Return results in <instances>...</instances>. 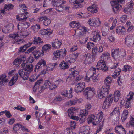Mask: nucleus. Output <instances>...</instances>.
Instances as JSON below:
<instances>
[{"instance_id": "nucleus-1", "label": "nucleus", "mask_w": 134, "mask_h": 134, "mask_svg": "<svg viewBox=\"0 0 134 134\" xmlns=\"http://www.w3.org/2000/svg\"><path fill=\"white\" fill-rule=\"evenodd\" d=\"M24 30L18 31L17 33L10 34L9 35V37L15 40L13 42V44H17L22 43L24 41V39L21 38H25L31 33L30 32L24 31Z\"/></svg>"}, {"instance_id": "nucleus-2", "label": "nucleus", "mask_w": 134, "mask_h": 134, "mask_svg": "<svg viewBox=\"0 0 134 134\" xmlns=\"http://www.w3.org/2000/svg\"><path fill=\"white\" fill-rule=\"evenodd\" d=\"M22 66L23 69L20 70L18 72L20 77L25 80L27 79L30 74L32 71L33 66L31 64L28 65L25 63H22Z\"/></svg>"}, {"instance_id": "nucleus-3", "label": "nucleus", "mask_w": 134, "mask_h": 134, "mask_svg": "<svg viewBox=\"0 0 134 134\" xmlns=\"http://www.w3.org/2000/svg\"><path fill=\"white\" fill-rule=\"evenodd\" d=\"M109 85H106L103 86L99 91L98 93V96L100 99L104 98L109 94V90L110 89Z\"/></svg>"}, {"instance_id": "nucleus-4", "label": "nucleus", "mask_w": 134, "mask_h": 134, "mask_svg": "<svg viewBox=\"0 0 134 134\" xmlns=\"http://www.w3.org/2000/svg\"><path fill=\"white\" fill-rule=\"evenodd\" d=\"M124 0H112L110 3L112 6L113 12L115 13L119 12L121 9V7L119 3H122Z\"/></svg>"}, {"instance_id": "nucleus-5", "label": "nucleus", "mask_w": 134, "mask_h": 134, "mask_svg": "<svg viewBox=\"0 0 134 134\" xmlns=\"http://www.w3.org/2000/svg\"><path fill=\"white\" fill-rule=\"evenodd\" d=\"M67 51L65 49L57 50L54 52L53 54V60H56L58 59L64 57L66 55Z\"/></svg>"}, {"instance_id": "nucleus-6", "label": "nucleus", "mask_w": 134, "mask_h": 134, "mask_svg": "<svg viewBox=\"0 0 134 134\" xmlns=\"http://www.w3.org/2000/svg\"><path fill=\"white\" fill-rule=\"evenodd\" d=\"M134 94V92L132 91L129 92V94L127 95L126 100H122L121 102V104L127 108H129L130 106V101L132 98Z\"/></svg>"}, {"instance_id": "nucleus-7", "label": "nucleus", "mask_w": 134, "mask_h": 134, "mask_svg": "<svg viewBox=\"0 0 134 134\" xmlns=\"http://www.w3.org/2000/svg\"><path fill=\"white\" fill-rule=\"evenodd\" d=\"M83 92L87 99H90L93 97L95 94L96 92L94 88L87 87L84 90Z\"/></svg>"}, {"instance_id": "nucleus-8", "label": "nucleus", "mask_w": 134, "mask_h": 134, "mask_svg": "<svg viewBox=\"0 0 134 134\" xmlns=\"http://www.w3.org/2000/svg\"><path fill=\"white\" fill-rule=\"evenodd\" d=\"M88 23L90 26L95 27L99 26L101 24L99 19L95 17H92L90 19L88 20Z\"/></svg>"}, {"instance_id": "nucleus-9", "label": "nucleus", "mask_w": 134, "mask_h": 134, "mask_svg": "<svg viewBox=\"0 0 134 134\" xmlns=\"http://www.w3.org/2000/svg\"><path fill=\"white\" fill-rule=\"evenodd\" d=\"M113 101L112 95L110 94L105 99L102 106L103 108V109H107L111 106Z\"/></svg>"}, {"instance_id": "nucleus-10", "label": "nucleus", "mask_w": 134, "mask_h": 134, "mask_svg": "<svg viewBox=\"0 0 134 134\" xmlns=\"http://www.w3.org/2000/svg\"><path fill=\"white\" fill-rule=\"evenodd\" d=\"M125 43L128 46H132L134 44V35L129 34L125 38Z\"/></svg>"}, {"instance_id": "nucleus-11", "label": "nucleus", "mask_w": 134, "mask_h": 134, "mask_svg": "<svg viewBox=\"0 0 134 134\" xmlns=\"http://www.w3.org/2000/svg\"><path fill=\"white\" fill-rule=\"evenodd\" d=\"M96 67L98 70H101L104 71H106L108 70V68L106 66L105 61L104 60H101L98 61Z\"/></svg>"}, {"instance_id": "nucleus-12", "label": "nucleus", "mask_w": 134, "mask_h": 134, "mask_svg": "<svg viewBox=\"0 0 134 134\" xmlns=\"http://www.w3.org/2000/svg\"><path fill=\"white\" fill-rule=\"evenodd\" d=\"M46 63L45 60L43 59L40 60L35 66L34 71L37 72L42 69L43 67L45 66Z\"/></svg>"}, {"instance_id": "nucleus-13", "label": "nucleus", "mask_w": 134, "mask_h": 134, "mask_svg": "<svg viewBox=\"0 0 134 134\" xmlns=\"http://www.w3.org/2000/svg\"><path fill=\"white\" fill-rule=\"evenodd\" d=\"M77 111V109L75 107H71L68 110V115L69 116H71V119L76 120H78L79 119L78 117L72 115Z\"/></svg>"}, {"instance_id": "nucleus-14", "label": "nucleus", "mask_w": 134, "mask_h": 134, "mask_svg": "<svg viewBox=\"0 0 134 134\" xmlns=\"http://www.w3.org/2000/svg\"><path fill=\"white\" fill-rule=\"evenodd\" d=\"M85 83L83 82H80L78 83L75 87V92L77 93L81 92L85 88Z\"/></svg>"}, {"instance_id": "nucleus-15", "label": "nucleus", "mask_w": 134, "mask_h": 134, "mask_svg": "<svg viewBox=\"0 0 134 134\" xmlns=\"http://www.w3.org/2000/svg\"><path fill=\"white\" fill-rule=\"evenodd\" d=\"M29 26L30 24L28 22L24 21L20 22L17 26L19 31H21L27 29Z\"/></svg>"}, {"instance_id": "nucleus-16", "label": "nucleus", "mask_w": 134, "mask_h": 134, "mask_svg": "<svg viewBox=\"0 0 134 134\" xmlns=\"http://www.w3.org/2000/svg\"><path fill=\"white\" fill-rule=\"evenodd\" d=\"M87 31V29L85 27L80 25L78 26L76 30H75V33L83 35Z\"/></svg>"}, {"instance_id": "nucleus-17", "label": "nucleus", "mask_w": 134, "mask_h": 134, "mask_svg": "<svg viewBox=\"0 0 134 134\" xmlns=\"http://www.w3.org/2000/svg\"><path fill=\"white\" fill-rule=\"evenodd\" d=\"M53 41L52 43V47L55 49H59L62 44L61 41L55 39L53 40Z\"/></svg>"}, {"instance_id": "nucleus-18", "label": "nucleus", "mask_w": 134, "mask_h": 134, "mask_svg": "<svg viewBox=\"0 0 134 134\" xmlns=\"http://www.w3.org/2000/svg\"><path fill=\"white\" fill-rule=\"evenodd\" d=\"M92 34L93 36L92 40L94 42H97L101 39L100 36L98 32L95 31H93Z\"/></svg>"}, {"instance_id": "nucleus-19", "label": "nucleus", "mask_w": 134, "mask_h": 134, "mask_svg": "<svg viewBox=\"0 0 134 134\" xmlns=\"http://www.w3.org/2000/svg\"><path fill=\"white\" fill-rule=\"evenodd\" d=\"M115 132L119 134H126L125 130L122 125L116 126L115 128Z\"/></svg>"}, {"instance_id": "nucleus-20", "label": "nucleus", "mask_w": 134, "mask_h": 134, "mask_svg": "<svg viewBox=\"0 0 134 134\" xmlns=\"http://www.w3.org/2000/svg\"><path fill=\"white\" fill-rule=\"evenodd\" d=\"M133 2L131 1L129 3L128 7L125 8L124 10V12L127 14L130 13L133 9Z\"/></svg>"}, {"instance_id": "nucleus-21", "label": "nucleus", "mask_w": 134, "mask_h": 134, "mask_svg": "<svg viewBox=\"0 0 134 134\" xmlns=\"http://www.w3.org/2000/svg\"><path fill=\"white\" fill-rule=\"evenodd\" d=\"M32 54L34 56V58L37 59H38L40 57L43 55L44 52L43 51L41 52L39 50H36L33 52Z\"/></svg>"}, {"instance_id": "nucleus-22", "label": "nucleus", "mask_w": 134, "mask_h": 134, "mask_svg": "<svg viewBox=\"0 0 134 134\" xmlns=\"http://www.w3.org/2000/svg\"><path fill=\"white\" fill-rule=\"evenodd\" d=\"M92 55L90 53H86L84 56L85 58L84 62L86 64H89L91 63L92 59Z\"/></svg>"}, {"instance_id": "nucleus-23", "label": "nucleus", "mask_w": 134, "mask_h": 134, "mask_svg": "<svg viewBox=\"0 0 134 134\" xmlns=\"http://www.w3.org/2000/svg\"><path fill=\"white\" fill-rule=\"evenodd\" d=\"M87 9L88 11L92 13H96L98 10V7L96 4H93L92 5L88 7Z\"/></svg>"}, {"instance_id": "nucleus-24", "label": "nucleus", "mask_w": 134, "mask_h": 134, "mask_svg": "<svg viewBox=\"0 0 134 134\" xmlns=\"http://www.w3.org/2000/svg\"><path fill=\"white\" fill-rule=\"evenodd\" d=\"M28 13L27 12L20 15L18 18L17 17L18 20L21 22L25 21L27 19L28 16L26 15Z\"/></svg>"}, {"instance_id": "nucleus-25", "label": "nucleus", "mask_w": 134, "mask_h": 134, "mask_svg": "<svg viewBox=\"0 0 134 134\" xmlns=\"http://www.w3.org/2000/svg\"><path fill=\"white\" fill-rule=\"evenodd\" d=\"M121 94L120 91L119 90H116L114 92V100L115 102H117L119 99Z\"/></svg>"}, {"instance_id": "nucleus-26", "label": "nucleus", "mask_w": 134, "mask_h": 134, "mask_svg": "<svg viewBox=\"0 0 134 134\" xmlns=\"http://www.w3.org/2000/svg\"><path fill=\"white\" fill-rule=\"evenodd\" d=\"M66 3V2L64 0H54L53 4L54 6H57L62 5Z\"/></svg>"}, {"instance_id": "nucleus-27", "label": "nucleus", "mask_w": 134, "mask_h": 134, "mask_svg": "<svg viewBox=\"0 0 134 134\" xmlns=\"http://www.w3.org/2000/svg\"><path fill=\"white\" fill-rule=\"evenodd\" d=\"M119 49L116 48L112 50V55L114 59H118L119 58Z\"/></svg>"}, {"instance_id": "nucleus-28", "label": "nucleus", "mask_w": 134, "mask_h": 134, "mask_svg": "<svg viewBox=\"0 0 134 134\" xmlns=\"http://www.w3.org/2000/svg\"><path fill=\"white\" fill-rule=\"evenodd\" d=\"M13 25L11 23L8 24L3 28L2 29L3 32L5 33H8L9 30L13 28Z\"/></svg>"}, {"instance_id": "nucleus-29", "label": "nucleus", "mask_w": 134, "mask_h": 134, "mask_svg": "<svg viewBox=\"0 0 134 134\" xmlns=\"http://www.w3.org/2000/svg\"><path fill=\"white\" fill-rule=\"evenodd\" d=\"M25 58V56H24L20 57V58H18L17 59H15L14 62V64L16 65H18L20 63H23L25 61L24 59Z\"/></svg>"}, {"instance_id": "nucleus-30", "label": "nucleus", "mask_w": 134, "mask_h": 134, "mask_svg": "<svg viewBox=\"0 0 134 134\" xmlns=\"http://www.w3.org/2000/svg\"><path fill=\"white\" fill-rule=\"evenodd\" d=\"M32 44V42H29V43L22 46L20 48L19 51V52H24Z\"/></svg>"}, {"instance_id": "nucleus-31", "label": "nucleus", "mask_w": 134, "mask_h": 134, "mask_svg": "<svg viewBox=\"0 0 134 134\" xmlns=\"http://www.w3.org/2000/svg\"><path fill=\"white\" fill-rule=\"evenodd\" d=\"M18 77V74H15L14 76L11 79L10 81L9 82V86H12L14 85Z\"/></svg>"}, {"instance_id": "nucleus-32", "label": "nucleus", "mask_w": 134, "mask_h": 134, "mask_svg": "<svg viewBox=\"0 0 134 134\" xmlns=\"http://www.w3.org/2000/svg\"><path fill=\"white\" fill-rule=\"evenodd\" d=\"M96 68H91L87 72L86 75L89 77H92L94 75L96 74Z\"/></svg>"}, {"instance_id": "nucleus-33", "label": "nucleus", "mask_w": 134, "mask_h": 134, "mask_svg": "<svg viewBox=\"0 0 134 134\" xmlns=\"http://www.w3.org/2000/svg\"><path fill=\"white\" fill-rule=\"evenodd\" d=\"M34 43L35 45H40L43 43V41L42 39L39 37L34 38Z\"/></svg>"}, {"instance_id": "nucleus-34", "label": "nucleus", "mask_w": 134, "mask_h": 134, "mask_svg": "<svg viewBox=\"0 0 134 134\" xmlns=\"http://www.w3.org/2000/svg\"><path fill=\"white\" fill-rule=\"evenodd\" d=\"M125 32V28L123 26H119L116 30V32L118 35H120L124 33Z\"/></svg>"}, {"instance_id": "nucleus-35", "label": "nucleus", "mask_w": 134, "mask_h": 134, "mask_svg": "<svg viewBox=\"0 0 134 134\" xmlns=\"http://www.w3.org/2000/svg\"><path fill=\"white\" fill-rule=\"evenodd\" d=\"M120 111L119 108L118 107H115L113 110L112 112L110 114V116L114 115L118 116L120 114Z\"/></svg>"}, {"instance_id": "nucleus-36", "label": "nucleus", "mask_w": 134, "mask_h": 134, "mask_svg": "<svg viewBox=\"0 0 134 134\" xmlns=\"http://www.w3.org/2000/svg\"><path fill=\"white\" fill-rule=\"evenodd\" d=\"M126 27L127 28V31L130 32L134 30V26L130 22H127L126 23Z\"/></svg>"}, {"instance_id": "nucleus-37", "label": "nucleus", "mask_w": 134, "mask_h": 134, "mask_svg": "<svg viewBox=\"0 0 134 134\" xmlns=\"http://www.w3.org/2000/svg\"><path fill=\"white\" fill-rule=\"evenodd\" d=\"M59 67L62 69H65L68 68V66L64 61L62 62L59 64Z\"/></svg>"}, {"instance_id": "nucleus-38", "label": "nucleus", "mask_w": 134, "mask_h": 134, "mask_svg": "<svg viewBox=\"0 0 134 134\" xmlns=\"http://www.w3.org/2000/svg\"><path fill=\"white\" fill-rule=\"evenodd\" d=\"M69 25L70 27L73 28H75V27L77 28L78 26L80 25V23L79 22L76 21H73L71 22Z\"/></svg>"}, {"instance_id": "nucleus-39", "label": "nucleus", "mask_w": 134, "mask_h": 134, "mask_svg": "<svg viewBox=\"0 0 134 134\" xmlns=\"http://www.w3.org/2000/svg\"><path fill=\"white\" fill-rule=\"evenodd\" d=\"M72 74H70L68 76L67 79V80H70L74 78V77L76 75L78 74V72L76 70L72 71Z\"/></svg>"}, {"instance_id": "nucleus-40", "label": "nucleus", "mask_w": 134, "mask_h": 134, "mask_svg": "<svg viewBox=\"0 0 134 134\" xmlns=\"http://www.w3.org/2000/svg\"><path fill=\"white\" fill-rule=\"evenodd\" d=\"M72 74H70L68 76L67 79V80H70L74 78V77L76 75L78 74V72L76 70L72 71Z\"/></svg>"}, {"instance_id": "nucleus-41", "label": "nucleus", "mask_w": 134, "mask_h": 134, "mask_svg": "<svg viewBox=\"0 0 134 134\" xmlns=\"http://www.w3.org/2000/svg\"><path fill=\"white\" fill-rule=\"evenodd\" d=\"M128 114V112L127 110H124L121 118L123 121H125L126 119Z\"/></svg>"}, {"instance_id": "nucleus-42", "label": "nucleus", "mask_w": 134, "mask_h": 134, "mask_svg": "<svg viewBox=\"0 0 134 134\" xmlns=\"http://www.w3.org/2000/svg\"><path fill=\"white\" fill-rule=\"evenodd\" d=\"M96 117L93 114L89 115L88 118V123L92 122L93 124V122L94 121Z\"/></svg>"}, {"instance_id": "nucleus-43", "label": "nucleus", "mask_w": 134, "mask_h": 134, "mask_svg": "<svg viewBox=\"0 0 134 134\" xmlns=\"http://www.w3.org/2000/svg\"><path fill=\"white\" fill-rule=\"evenodd\" d=\"M89 129V126H86L81 127L80 129V131L81 132L85 133V132H87Z\"/></svg>"}, {"instance_id": "nucleus-44", "label": "nucleus", "mask_w": 134, "mask_h": 134, "mask_svg": "<svg viewBox=\"0 0 134 134\" xmlns=\"http://www.w3.org/2000/svg\"><path fill=\"white\" fill-rule=\"evenodd\" d=\"M14 6L11 4H5L4 9V10L9 11L13 8Z\"/></svg>"}, {"instance_id": "nucleus-45", "label": "nucleus", "mask_w": 134, "mask_h": 134, "mask_svg": "<svg viewBox=\"0 0 134 134\" xmlns=\"http://www.w3.org/2000/svg\"><path fill=\"white\" fill-rule=\"evenodd\" d=\"M32 29L35 32H37L40 29V26L38 24H36L33 26Z\"/></svg>"}, {"instance_id": "nucleus-46", "label": "nucleus", "mask_w": 134, "mask_h": 134, "mask_svg": "<svg viewBox=\"0 0 134 134\" xmlns=\"http://www.w3.org/2000/svg\"><path fill=\"white\" fill-rule=\"evenodd\" d=\"M94 46V43L92 42H89L88 43L86 47L88 50L93 49V47Z\"/></svg>"}, {"instance_id": "nucleus-47", "label": "nucleus", "mask_w": 134, "mask_h": 134, "mask_svg": "<svg viewBox=\"0 0 134 134\" xmlns=\"http://www.w3.org/2000/svg\"><path fill=\"white\" fill-rule=\"evenodd\" d=\"M92 81L93 82H97L99 79V76L98 75H96V74L92 77Z\"/></svg>"}, {"instance_id": "nucleus-48", "label": "nucleus", "mask_w": 134, "mask_h": 134, "mask_svg": "<svg viewBox=\"0 0 134 134\" xmlns=\"http://www.w3.org/2000/svg\"><path fill=\"white\" fill-rule=\"evenodd\" d=\"M110 55V54L107 52H104L101 56V58L104 60L107 58Z\"/></svg>"}, {"instance_id": "nucleus-49", "label": "nucleus", "mask_w": 134, "mask_h": 134, "mask_svg": "<svg viewBox=\"0 0 134 134\" xmlns=\"http://www.w3.org/2000/svg\"><path fill=\"white\" fill-rule=\"evenodd\" d=\"M44 20L43 21V24L45 26H47L51 23V20L46 16L45 17Z\"/></svg>"}, {"instance_id": "nucleus-50", "label": "nucleus", "mask_w": 134, "mask_h": 134, "mask_svg": "<svg viewBox=\"0 0 134 134\" xmlns=\"http://www.w3.org/2000/svg\"><path fill=\"white\" fill-rule=\"evenodd\" d=\"M56 7L55 8L56 10L59 12H62L63 11L64 7V6H56Z\"/></svg>"}, {"instance_id": "nucleus-51", "label": "nucleus", "mask_w": 134, "mask_h": 134, "mask_svg": "<svg viewBox=\"0 0 134 134\" xmlns=\"http://www.w3.org/2000/svg\"><path fill=\"white\" fill-rule=\"evenodd\" d=\"M103 120L100 123L99 126H98V127L96 130V132H97V133H99V132L102 129V127L103 125Z\"/></svg>"}, {"instance_id": "nucleus-52", "label": "nucleus", "mask_w": 134, "mask_h": 134, "mask_svg": "<svg viewBox=\"0 0 134 134\" xmlns=\"http://www.w3.org/2000/svg\"><path fill=\"white\" fill-rule=\"evenodd\" d=\"M51 47V46L49 44H46L44 45L42 48L43 51H46L50 49Z\"/></svg>"}, {"instance_id": "nucleus-53", "label": "nucleus", "mask_w": 134, "mask_h": 134, "mask_svg": "<svg viewBox=\"0 0 134 134\" xmlns=\"http://www.w3.org/2000/svg\"><path fill=\"white\" fill-rule=\"evenodd\" d=\"M126 53L125 52V50L123 49H121L120 50H119V57L120 56H121L124 57Z\"/></svg>"}, {"instance_id": "nucleus-54", "label": "nucleus", "mask_w": 134, "mask_h": 134, "mask_svg": "<svg viewBox=\"0 0 134 134\" xmlns=\"http://www.w3.org/2000/svg\"><path fill=\"white\" fill-rule=\"evenodd\" d=\"M72 88H71L69 91V92H67L66 97L68 98H71L72 96Z\"/></svg>"}, {"instance_id": "nucleus-55", "label": "nucleus", "mask_w": 134, "mask_h": 134, "mask_svg": "<svg viewBox=\"0 0 134 134\" xmlns=\"http://www.w3.org/2000/svg\"><path fill=\"white\" fill-rule=\"evenodd\" d=\"M79 53H75L74 54H71L69 55V56H70L71 58H73V59H75V60L77 58Z\"/></svg>"}, {"instance_id": "nucleus-56", "label": "nucleus", "mask_w": 134, "mask_h": 134, "mask_svg": "<svg viewBox=\"0 0 134 134\" xmlns=\"http://www.w3.org/2000/svg\"><path fill=\"white\" fill-rule=\"evenodd\" d=\"M51 82L49 80H46L45 81L43 87L45 88L48 87Z\"/></svg>"}, {"instance_id": "nucleus-57", "label": "nucleus", "mask_w": 134, "mask_h": 134, "mask_svg": "<svg viewBox=\"0 0 134 134\" xmlns=\"http://www.w3.org/2000/svg\"><path fill=\"white\" fill-rule=\"evenodd\" d=\"M19 7L21 10H23L24 11L27 10V7L26 5L24 4H20L19 5Z\"/></svg>"}, {"instance_id": "nucleus-58", "label": "nucleus", "mask_w": 134, "mask_h": 134, "mask_svg": "<svg viewBox=\"0 0 134 134\" xmlns=\"http://www.w3.org/2000/svg\"><path fill=\"white\" fill-rule=\"evenodd\" d=\"M131 70V67L128 65H125L123 68V70L125 71H126L127 70L130 71Z\"/></svg>"}, {"instance_id": "nucleus-59", "label": "nucleus", "mask_w": 134, "mask_h": 134, "mask_svg": "<svg viewBox=\"0 0 134 134\" xmlns=\"http://www.w3.org/2000/svg\"><path fill=\"white\" fill-rule=\"evenodd\" d=\"M22 126L19 123H17L15 124L13 126V130H17V129H18L20 127H22Z\"/></svg>"}, {"instance_id": "nucleus-60", "label": "nucleus", "mask_w": 134, "mask_h": 134, "mask_svg": "<svg viewBox=\"0 0 134 134\" xmlns=\"http://www.w3.org/2000/svg\"><path fill=\"white\" fill-rule=\"evenodd\" d=\"M117 20L116 19H115L113 21L112 23V25L111 27H110V29L111 30L114 29L116 26V25L117 22Z\"/></svg>"}, {"instance_id": "nucleus-61", "label": "nucleus", "mask_w": 134, "mask_h": 134, "mask_svg": "<svg viewBox=\"0 0 134 134\" xmlns=\"http://www.w3.org/2000/svg\"><path fill=\"white\" fill-rule=\"evenodd\" d=\"M67 57L69 58V59L66 60L67 62L68 63L70 64V63H73L76 60H75V59H73V58H71L69 56V55L67 56Z\"/></svg>"}, {"instance_id": "nucleus-62", "label": "nucleus", "mask_w": 134, "mask_h": 134, "mask_svg": "<svg viewBox=\"0 0 134 134\" xmlns=\"http://www.w3.org/2000/svg\"><path fill=\"white\" fill-rule=\"evenodd\" d=\"M80 114L83 116H86L88 114V111L86 109H83L81 111Z\"/></svg>"}, {"instance_id": "nucleus-63", "label": "nucleus", "mask_w": 134, "mask_h": 134, "mask_svg": "<svg viewBox=\"0 0 134 134\" xmlns=\"http://www.w3.org/2000/svg\"><path fill=\"white\" fill-rule=\"evenodd\" d=\"M101 121L100 119H99L98 118H97V117H96V118L94 120L93 122V125H97Z\"/></svg>"}, {"instance_id": "nucleus-64", "label": "nucleus", "mask_w": 134, "mask_h": 134, "mask_svg": "<svg viewBox=\"0 0 134 134\" xmlns=\"http://www.w3.org/2000/svg\"><path fill=\"white\" fill-rule=\"evenodd\" d=\"M130 121L129 122V124L132 126L134 127V118L132 117H131Z\"/></svg>"}]
</instances>
